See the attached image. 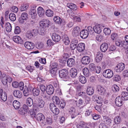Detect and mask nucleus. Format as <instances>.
I'll return each instance as SVG.
<instances>
[{
	"label": "nucleus",
	"instance_id": "79ce46f5",
	"mask_svg": "<svg viewBox=\"0 0 128 128\" xmlns=\"http://www.w3.org/2000/svg\"><path fill=\"white\" fill-rule=\"evenodd\" d=\"M52 99L53 102H56L57 105H59L60 102V101L59 98L56 96H54L52 97Z\"/></svg>",
	"mask_w": 128,
	"mask_h": 128
},
{
	"label": "nucleus",
	"instance_id": "052dcab7",
	"mask_svg": "<svg viewBox=\"0 0 128 128\" xmlns=\"http://www.w3.org/2000/svg\"><path fill=\"white\" fill-rule=\"evenodd\" d=\"M19 113L22 115H26L27 112L23 108H21L18 112Z\"/></svg>",
	"mask_w": 128,
	"mask_h": 128
},
{
	"label": "nucleus",
	"instance_id": "412c9836",
	"mask_svg": "<svg viewBox=\"0 0 128 128\" xmlns=\"http://www.w3.org/2000/svg\"><path fill=\"white\" fill-rule=\"evenodd\" d=\"M32 88L30 87H26L24 89L23 92L24 96H28L29 94V92H32Z\"/></svg>",
	"mask_w": 128,
	"mask_h": 128
},
{
	"label": "nucleus",
	"instance_id": "4be33fe9",
	"mask_svg": "<svg viewBox=\"0 0 128 128\" xmlns=\"http://www.w3.org/2000/svg\"><path fill=\"white\" fill-rule=\"evenodd\" d=\"M67 62V66L69 67H72L75 64V60L73 58H70L68 59Z\"/></svg>",
	"mask_w": 128,
	"mask_h": 128
},
{
	"label": "nucleus",
	"instance_id": "8fccbe9b",
	"mask_svg": "<svg viewBox=\"0 0 128 128\" xmlns=\"http://www.w3.org/2000/svg\"><path fill=\"white\" fill-rule=\"evenodd\" d=\"M96 68L94 64L93 63L90 64L89 66L90 69L92 71L94 72L96 70Z\"/></svg>",
	"mask_w": 128,
	"mask_h": 128
},
{
	"label": "nucleus",
	"instance_id": "58836bf2",
	"mask_svg": "<svg viewBox=\"0 0 128 128\" xmlns=\"http://www.w3.org/2000/svg\"><path fill=\"white\" fill-rule=\"evenodd\" d=\"M83 72L84 75L86 77L88 76L90 74L89 70L87 68H84L83 70Z\"/></svg>",
	"mask_w": 128,
	"mask_h": 128
},
{
	"label": "nucleus",
	"instance_id": "f3484780",
	"mask_svg": "<svg viewBox=\"0 0 128 128\" xmlns=\"http://www.w3.org/2000/svg\"><path fill=\"white\" fill-rule=\"evenodd\" d=\"M108 48V45L107 43H103L100 46V50L101 51L105 52Z\"/></svg>",
	"mask_w": 128,
	"mask_h": 128
},
{
	"label": "nucleus",
	"instance_id": "4d7b16f0",
	"mask_svg": "<svg viewBox=\"0 0 128 128\" xmlns=\"http://www.w3.org/2000/svg\"><path fill=\"white\" fill-rule=\"evenodd\" d=\"M21 32V30L20 27L18 26H16L14 30V33L16 34H18Z\"/></svg>",
	"mask_w": 128,
	"mask_h": 128
},
{
	"label": "nucleus",
	"instance_id": "dca6fc26",
	"mask_svg": "<svg viewBox=\"0 0 128 128\" xmlns=\"http://www.w3.org/2000/svg\"><path fill=\"white\" fill-rule=\"evenodd\" d=\"M85 47L84 44L83 43H80L78 44L76 47V48L79 52H81L84 50Z\"/></svg>",
	"mask_w": 128,
	"mask_h": 128
},
{
	"label": "nucleus",
	"instance_id": "2f4dec72",
	"mask_svg": "<svg viewBox=\"0 0 128 128\" xmlns=\"http://www.w3.org/2000/svg\"><path fill=\"white\" fill-rule=\"evenodd\" d=\"M87 93L89 95H92L94 92V90L93 87L88 86L86 90Z\"/></svg>",
	"mask_w": 128,
	"mask_h": 128
},
{
	"label": "nucleus",
	"instance_id": "473e14b6",
	"mask_svg": "<svg viewBox=\"0 0 128 128\" xmlns=\"http://www.w3.org/2000/svg\"><path fill=\"white\" fill-rule=\"evenodd\" d=\"M39 108H43L45 105L44 101L42 99H39L38 104Z\"/></svg>",
	"mask_w": 128,
	"mask_h": 128
},
{
	"label": "nucleus",
	"instance_id": "ddd939ff",
	"mask_svg": "<svg viewBox=\"0 0 128 128\" xmlns=\"http://www.w3.org/2000/svg\"><path fill=\"white\" fill-rule=\"evenodd\" d=\"M102 116L103 117L102 119L103 122L105 124L110 126L112 123V120L109 117L105 115H103Z\"/></svg>",
	"mask_w": 128,
	"mask_h": 128
},
{
	"label": "nucleus",
	"instance_id": "3c124183",
	"mask_svg": "<svg viewBox=\"0 0 128 128\" xmlns=\"http://www.w3.org/2000/svg\"><path fill=\"white\" fill-rule=\"evenodd\" d=\"M28 105L26 104H24L22 106L24 110L26 111L27 113H29V110L32 111V110L29 107Z\"/></svg>",
	"mask_w": 128,
	"mask_h": 128
},
{
	"label": "nucleus",
	"instance_id": "f8f14e48",
	"mask_svg": "<svg viewBox=\"0 0 128 128\" xmlns=\"http://www.w3.org/2000/svg\"><path fill=\"white\" fill-rule=\"evenodd\" d=\"M89 34L88 31L86 30H84L80 32V35L81 38L84 39L88 36Z\"/></svg>",
	"mask_w": 128,
	"mask_h": 128
},
{
	"label": "nucleus",
	"instance_id": "39448f33",
	"mask_svg": "<svg viewBox=\"0 0 128 128\" xmlns=\"http://www.w3.org/2000/svg\"><path fill=\"white\" fill-rule=\"evenodd\" d=\"M103 74L105 78H110L113 76L114 74L113 71L111 70L108 69L104 70Z\"/></svg>",
	"mask_w": 128,
	"mask_h": 128
},
{
	"label": "nucleus",
	"instance_id": "72a5a7b5",
	"mask_svg": "<svg viewBox=\"0 0 128 128\" xmlns=\"http://www.w3.org/2000/svg\"><path fill=\"white\" fill-rule=\"evenodd\" d=\"M26 103L27 105L29 107H31L33 105V100L31 98H28L26 100Z\"/></svg>",
	"mask_w": 128,
	"mask_h": 128
},
{
	"label": "nucleus",
	"instance_id": "0eeeda50",
	"mask_svg": "<svg viewBox=\"0 0 128 128\" xmlns=\"http://www.w3.org/2000/svg\"><path fill=\"white\" fill-rule=\"evenodd\" d=\"M125 65L122 63H120L118 64L115 68V70L117 72L122 71L124 69Z\"/></svg>",
	"mask_w": 128,
	"mask_h": 128
},
{
	"label": "nucleus",
	"instance_id": "c85d7f7f",
	"mask_svg": "<svg viewBox=\"0 0 128 128\" xmlns=\"http://www.w3.org/2000/svg\"><path fill=\"white\" fill-rule=\"evenodd\" d=\"M12 105L16 109H18L20 106V102L17 100H15L12 102Z\"/></svg>",
	"mask_w": 128,
	"mask_h": 128
},
{
	"label": "nucleus",
	"instance_id": "5701e85b",
	"mask_svg": "<svg viewBox=\"0 0 128 128\" xmlns=\"http://www.w3.org/2000/svg\"><path fill=\"white\" fill-rule=\"evenodd\" d=\"M74 104L75 106L79 107L81 105L83 104L84 101L81 98H80L78 102L76 100H74Z\"/></svg>",
	"mask_w": 128,
	"mask_h": 128
},
{
	"label": "nucleus",
	"instance_id": "c756f323",
	"mask_svg": "<svg viewBox=\"0 0 128 128\" xmlns=\"http://www.w3.org/2000/svg\"><path fill=\"white\" fill-rule=\"evenodd\" d=\"M63 38V42L66 45H68L70 43V41L68 36L64 35Z\"/></svg>",
	"mask_w": 128,
	"mask_h": 128
},
{
	"label": "nucleus",
	"instance_id": "9b49d317",
	"mask_svg": "<svg viewBox=\"0 0 128 128\" xmlns=\"http://www.w3.org/2000/svg\"><path fill=\"white\" fill-rule=\"evenodd\" d=\"M80 32V28L79 27L77 26L73 29V30L72 32V34L73 36L76 37L78 36Z\"/></svg>",
	"mask_w": 128,
	"mask_h": 128
},
{
	"label": "nucleus",
	"instance_id": "13d9d810",
	"mask_svg": "<svg viewBox=\"0 0 128 128\" xmlns=\"http://www.w3.org/2000/svg\"><path fill=\"white\" fill-rule=\"evenodd\" d=\"M104 32L106 35H108L110 34L111 31L109 28H106L104 29Z\"/></svg>",
	"mask_w": 128,
	"mask_h": 128
},
{
	"label": "nucleus",
	"instance_id": "b1692460",
	"mask_svg": "<svg viewBox=\"0 0 128 128\" xmlns=\"http://www.w3.org/2000/svg\"><path fill=\"white\" fill-rule=\"evenodd\" d=\"M14 96L16 97L20 98L22 96L21 92L19 90H16L13 92Z\"/></svg>",
	"mask_w": 128,
	"mask_h": 128
},
{
	"label": "nucleus",
	"instance_id": "9d476101",
	"mask_svg": "<svg viewBox=\"0 0 128 128\" xmlns=\"http://www.w3.org/2000/svg\"><path fill=\"white\" fill-rule=\"evenodd\" d=\"M24 46L26 48L30 50L33 49L35 45L34 43L31 42H26L24 44Z\"/></svg>",
	"mask_w": 128,
	"mask_h": 128
},
{
	"label": "nucleus",
	"instance_id": "0e129e2a",
	"mask_svg": "<svg viewBox=\"0 0 128 128\" xmlns=\"http://www.w3.org/2000/svg\"><path fill=\"white\" fill-rule=\"evenodd\" d=\"M92 117L95 120H98L100 117V116L96 114H92Z\"/></svg>",
	"mask_w": 128,
	"mask_h": 128
},
{
	"label": "nucleus",
	"instance_id": "ea45409f",
	"mask_svg": "<svg viewBox=\"0 0 128 128\" xmlns=\"http://www.w3.org/2000/svg\"><path fill=\"white\" fill-rule=\"evenodd\" d=\"M102 31L100 25H96L94 26V32L97 34L100 33Z\"/></svg>",
	"mask_w": 128,
	"mask_h": 128
},
{
	"label": "nucleus",
	"instance_id": "e433bc0d",
	"mask_svg": "<svg viewBox=\"0 0 128 128\" xmlns=\"http://www.w3.org/2000/svg\"><path fill=\"white\" fill-rule=\"evenodd\" d=\"M29 5L28 4H24L22 5L20 7V10L21 11H24L26 10L28 7Z\"/></svg>",
	"mask_w": 128,
	"mask_h": 128
},
{
	"label": "nucleus",
	"instance_id": "603ef678",
	"mask_svg": "<svg viewBox=\"0 0 128 128\" xmlns=\"http://www.w3.org/2000/svg\"><path fill=\"white\" fill-rule=\"evenodd\" d=\"M120 77L118 75H114L113 78V80L116 82L120 81Z\"/></svg>",
	"mask_w": 128,
	"mask_h": 128
},
{
	"label": "nucleus",
	"instance_id": "864d4df0",
	"mask_svg": "<svg viewBox=\"0 0 128 128\" xmlns=\"http://www.w3.org/2000/svg\"><path fill=\"white\" fill-rule=\"evenodd\" d=\"M60 107L62 108H64L66 105V102L63 99L61 100L60 102Z\"/></svg>",
	"mask_w": 128,
	"mask_h": 128
},
{
	"label": "nucleus",
	"instance_id": "a878e982",
	"mask_svg": "<svg viewBox=\"0 0 128 128\" xmlns=\"http://www.w3.org/2000/svg\"><path fill=\"white\" fill-rule=\"evenodd\" d=\"M29 14L31 16V18L33 19H34L36 17L37 14L36 10L34 9L31 10L29 12Z\"/></svg>",
	"mask_w": 128,
	"mask_h": 128
},
{
	"label": "nucleus",
	"instance_id": "4c0bfd02",
	"mask_svg": "<svg viewBox=\"0 0 128 128\" xmlns=\"http://www.w3.org/2000/svg\"><path fill=\"white\" fill-rule=\"evenodd\" d=\"M67 6L70 9L74 10H76L77 9L76 5L74 4H68Z\"/></svg>",
	"mask_w": 128,
	"mask_h": 128
},
{
	"label": "nucleus",
	"instance_id": "37998d69",
	"mask_svg": "<svg viewBox=\"0 0 128 128\" xmlns=\"http://www.w3.org/2000/svg\"><path fill=\"white\" fill-rule=\"evenodd\" d=\"M46 14L48 16L52 17L54 15V12L53 11L51 10H46Z\"/></svg>",
	"mask_w": 128,
	"mask_h": 128
},
{
	"label": "nucleus",
	"instance_id": "69168bd1",
	"mask_svg": "<svg viewBox=\"0 0 128 128\" xmlns=\"http://www.w3.org/2000/svg\"><path fill=\"white\" fill-rule=\"evenodd\" d=\"M28 14L26 13L23 12L22 14L21 17L26 20L28 18Z\"/></svg>",
	"mask_w": 128,
	"mask_h": 128
},
{
	"label": "nucleus",
	"instance_id": "a211bd4d",
	"mask_svg": "<svg viewBox=\"0 0 128 128\" xmlns=\"http://www.w3.org/2000/svg\"><path fill=\"white\" fill-rule=\"evenodd\" d=\"M52 38L53 40L55 42H59L60 40V35L55 33L52 34Z\"/></svg>",
	"mask_w": 128,
	"mask_h": 128
},
{
	"label": "nucleus",
	"instance_id": "aec40b11",
	"mask_svg": "<svg viewBox=\"0 0 128 128\" xmlns=\"http://www.w3.org/2000/svg\"><path fill=\"white\" fill-rule=\"evenodd\" d=\"M103 55L101 52H98L95 58L96 61L97 62H100L102 58Z\"/></svg>",
	"mask_w": 128,
	"mask_h": 128
},
{
	"label": "nucleus",
	"instance_id": "c03bdc74",
	"mask_svg": "<svg viewBox=\"0 0 128 128\" xmlns=\"http://www.w3.org/2000/svg\"><path fill=\"white\" fill-rule=\"evenodd\" d=\"M6 31L10 32L12 30V27L11 24L9 23H6L5 25Z\"/></svg>",
	"mask_w": 128,
	"mask_h": 128
},
{
	"label": "nucleus",
	"instance_id": "de8ad7c7",
	"mask_svg": "<svg viewBox=\"0 0 128 128\" xmlns=\"http://www.w3.org/2000/svg\"><path fill=\"white\" fill-rule=\"evenodd\" d=\"M76 109L73 106L70 107L68 109V111L69 114H72L73 113H76Z\"/></svg>",
	"mask_w": 128,
	"mask_h": 128
},
{
	"label": "nucleus",
	"instance_id": "7c9ffc66",
	"mask_svg": "<svg viewBox=\"0 0 128 128\" xmlns=\"http://www.w3.org/2000/svg\"><path fill=\"white\" fill-rule=\"evenodd\" d=\"M32 91L33 94L34 96H38L40 93V90L38 88H34L33 89L32 88Z\"/></svg>",
	"mask_w": 128,
	"mask_h": 128
},
{
	"label": "nucleus",
	"instance_id": "393cba45",
	"mask_svg": "<svg viewBox=\"0 0 128 128\" xmlns=\"http://www.w3.org/2000/svg\"><path fill=\"white\" fill-rule=\"evenodd\" d=\"M37 12L39 16L42 17L44 14V11L42 8L39 7L37 9Z\"/></svg>",
	"mask_w": 128,
	"mask_h": 128
},
{
	"label": "nucleus",
	"instance_id": "f704fd0d",
	"mask_svg": "<svg viewBox=\"0 0 128 128\" xmlns=\"http://www.w3.org/2000/svg\"><path fill=\"white\" fill-rule=\"evenodd\" d=\"M122 121V119L121 117L119 116H117L114 118V123L116 124H119Z\"/></svg>",
	"mask_w": 128,
	"mask_h": 128
},
{
	"label": "nucleus",
	"instance_id": "a18cd8bd",
	"mask_svg": "<svg viewBox=\"0 0 128 128\" xmlns=\"http://www.w3.org/2000/svg\"><path fill=\"white\" fill-rule=\"evenodd\" d=\"M121 47H122L123 48L126 50L128 48V43L126 41L122 42Z\"/></svg>",
	"mask_w": 128,
	"mask_h": 128
},
{
	"label": "nucleus",
	"instance_id": "f257e3e1",
	"mask_svg": "<svg viewBox=\"0 0 128 128\" xmlns=\"http://www.w3.org/2000/svg\"><path fill=\"white\" fill-rule=\"evenodd\" d=\"M36 119L42 126H44L46 123L45 117L43 114L40 113H38L36 116Z\"/></svg>",
	"mask_w": 128,
	"mask_h": 128
},
{
	"label": "nucleus",
	"instance_id": "c9c22d12",
	"mask_svg": "<svg viewBox=\"0 0 128 128\" xmlns=\"http://www.w3.org/2000/svg\"><path fill=\"white\" fill-rule=\"evenodd\" d=\"M86 126V123L84 122L80 121L76 126L77 128H84Z\"/></svg>",
	"mask_w": 128,
	"mask_h": 128
},
{
	"label": "nucleus",
	"instance_id": "423d86ee",
	"mask_svg": "<svg viewBox=\"0 0 128 128\" xmlns=\"http://www.w3.org/2000/svg\"><path fill=\"white\" fill-rule=\"evenodd\" d=\"M96 90L99 94L104 95L106 91V89L104 87L100 85H98L96 87Z\"/></svg>",
	"mask_w": 128,
	"mask_h": 128
},
{
	"label": "nucleus",
	"instance_id": "1a4fd4ad",
	"mask_svg": "<svg viewBox=\"0 0 128 128\" xmlns=\"http://www.w3.org/2000/svg\"><path fill=\"white\" fill-rule=\"evenodd\" d=\"M81 63L84 65L88 64L90 62V57L85 56L82 57L81 59Z\"/></svg>",
	"mask_w": 128,
	"mask_h": 128
},
{
	"label": "nucleus",
	"instance_id": "4468645a",
	"mask_svg": "<svg viewBox=\"0 0 128 128\" xmlns=\"http://www.w3.org/2000/svg\"><path fill=\"white\" fill-rule=\"evenodd\" d=\"M54 87L51 84L49 85L46 87V92L49 95L52 94L54 93Z\"/></svg>",
	"mask_w": 128,
	"mask_h": 128
},
{
	"label": "nucleus",
	"instance_id": "5fc2aeb1",
	"mask_svg": "<svg viewBox=\"0 0 128 128\" xmlns=\"http://www.w3.org/2000/svg\"><path fill=\"white\" fill-rule=\"evenodd\" d=\"M2 100L4 101H6L7 99V95L6 93L4 92V93L0 96Z\"/></svg>",
	"mask_w": 128,
	"mask_h": 128
},
{
	"label": "nucleus",
	"instance_id": "2eb2a0df",
	"mask_svg": "<svg viewBox=\"0 0 128 128\" xmlns=\"http://www.w3.org/2000/svg\"><path fill=\"white\" fill-rule=\"evenodd\" d=\"M12 40L14 42L17 44H22L24 42L21 38L18 36H14L12 38Z\"/></svg>",
	"mask_w": 128,
	"mask_h": 128
},
{
	"label": "nucleus",
	"instance_id": "e2e57ef3",
	"mask_svg": "<svg viewBox=\"0 0 128 128\" xmlns=\"http://www.w3.org/2000/svg\"><path fill=\"white\" fill-rule=\"evenodd\" d=\"M40 88L41 90L43 92H44L46 91V87L43 85H41L40 86Z\"/></svg>",
	"mask_w": 128,
	"mask_h": 128
},
{
	"label": "nucleus",
	"instance_id": "20e7f679",
	"mask_svg": "<svg viewBox=\"0 0 128 128\" xmlns=\"http://www.w3.org/2000/svg\"><path fill=\"white\" fill-rule=\"evenodd\" d=\"M39 24L41 27L46 28L49 27L50 23L49 20L43 19L40 22Z\"/></svg>",
	"mask_w": 128,
	"mask_h": 128
},
{
	"label": "nucleus",
	"instance_id": "6ab92c4d",
	"mask_svg": "<svg viewBox=\"0 0 128 128\" xmlns=\"http://www.w3.org/2000/svg\"><path fill=\"white\" fill-rule=\"evenodd\" d=\"M77 74V70L75 68H72L70 71V74L72 78L76 77Z\"/></svg>",
	"mask_w": 128,
	"mask_h": 128
},
{
	"label": "nucleus",
	"instance_id": "a19ab883",
	"mask_svg": "<svg viewBox=\"0 0 128 128\" xmlns=\"http://www.w3.org/2000/svg\"><path fill=\"white\" fill-rule=\"evenodd\" d=\"M80 81L82 84H84L86 82V79L84 76L80 75L79 77Z\"/></svg>",
	"mask_w": 128,
	"mask_h": 128
},
{
	"label": "nucleus",
	"instance_id": "cd10ccee",
	"mask_svg": "<svg viewBox=\"0 0 128 128\" xmlns=\"http://www.w3.org/2000/svg\"><path fill=\"white\" fill-rule=\"evenodd\" d=\"M53 20L55 22L59 24H61L62 22V19L58 16H54Z\"/></svg>",
	"mask_w": 128,
	"mask_h": 128
},
{
	"label": "nucleus",
	"instance_id": "6e6552de",
	"mask_svg": "<svg viewBox=\"0 0 128 128\" xmlns=\"http://www.w3.org/2000/svg\"><path fill=\"white\" fill-rule=\"evenodd\" d=\"M124 100L120 96L117 97L115 99V104L118 107L122 106L123 104Z\"/></svg>",
	"mask_w": 128,
	"mask_h": 128
},
{
	"label": "nucleus",
	"instance_id": "09e8293b",
	"mask_svg": "<svg viewBox=\"0 0 128 128\" xmlns=\"http://www.w3.org/2000/svg\"><path fill=\"white\" fill-rule=\"evenodd\" d=\"M112 90L114 92H116L119 91V88L117 85L114 84L112 87Z\"/></svg>",
	"mask_w": 128,
	"mask_h": 128
},
{
	"label": "nucleus",
	"instance_id": "bb28decb",
	"mask_svg": "<svg viewBox=\"0 0 128 128\" xmlns=\"http://www.w3.org/2000/svg\"><path fill=\"white\" fill-rule=\"evenodd\" d=\"M120 97L124 100H128V93L125 92H122Z\"/></svg>",
	"mask_w": 128,
	"mask_h": 128
},
{
	"label": "nucleus",
	"instance_id": "680f3d73",
	"mask_svg": "<svg viewBox=\"0 0 128 128\" xmlns=\"http://www.w3.org/2000/svg\"><path fill=\"white\" fill-rule=\"evenodd\" d=\"M50 66L52 68L57 69V68L58 66V64L56 62H53L51 63Z\"/></svg>",
	"mask_w": 128,
	"mask_h": 128
},
{
	"label": "nucleus",
	"instance_id": "7ed1b4c3",
	"mask_svg": "<svg viewBox=\"0 0 128 128\" xmlns=\"http://www.w3.org/2000/svg\"><path fill=\"white\" fill-rule=\"evenodd\" d=\"M50 108L51 111L54 114L56 115L59 113V109L56 107L54 104L52 103H50Z\"/></svg>",
	"mask_w": 128,
	"mask_h": 128
},
{
	"label": "nucleus",
	"instance_id": "6e6d98bb",
	"mask_svg": "<svg viewBox=\"0 0 128 128\" xmlns=\"http://www.w3.org/2000/svg\"><path fill=\"white\" fill-rule=\"evenodd\" d=\"M78 96H81L83 98H86V93L83 92H78Z\"/></svg>",
	"mask_w": 128,
	"mask_h": 128
},
{
	"label": "nucleus",
	"instance_id": "774afa93",
	"mask_svg": "<svg viewBox=\"0 0 128 128\" xmlns=\"http://www.w3.org/2000/svg\"><path fill=\"white\" fill-rule=\"evenodd\" d=\"M111 38L113 40H116L118 38V35L117 34L114 33L111 35Z\"/></svg>",
	"mask_w": 128,
	"mask_h": 128
},
{
	"label": "nucleus",
	"instance_id": "49530a36",
	"mask_svg": "<svg viewBox=\"0 0 128 128\" xmlns=\"http://www.w3.org/2000/svg\"><path fill=\"white\" fill-rule=\"evenodd\" d=\"M9 18L10 20L12 21H14L16 19V15L13 13H10L9 15Z\"/></svg>",
	"mask_w": 128,
	"mask_h": 128
},
{
	"label": "nucleus",
	"instance_id": "bf43d9fd",
	"mask_svg": "<svg viewBox=\"0 0 128 128\" xmlns=\"http://www.w3.org/2000/svg\"><path fill=\"white\" fill-rule=\"evenodd\" d=\"M33 34L30 31H28L27 32L26 34V37L28 38H30L33 36Z\"/></svg>",
	"mask_w": 128,
	"mask_h": 128
},
{
	"label": "nucleus",
	"instance_id": "338daca9",
	"mask_svg": "<svg viewBox=\"0 0 128 128\" xmlns=\"http://www.w3.org/2000/svg\"><path fill=\"white\" fill-rule=\"evenodd\" d=\"M46 121L48 124L50 125L52 123V120L51 118L50 117H47L46 118Z\"/></svg>",
	"mask_w": 128,
	"mask_h": 128
},
{
	"label": "nucleus",
	"instance_id": "f03ea898",
	"mask_svg": "<svg viewBox=\"0 0 128 128\" xmlns=\"http://www.w3.org/2000/svg\"><path fill=\"white\" fill-rule=\"evenodd\" d=\"M68 74V72L66 69H62L59 71L60 77L63 79H68L69 78Z\"/></svg>",
	"mask_w": 128,
	"mask_h": 128
}]
</instances>
